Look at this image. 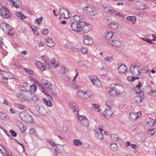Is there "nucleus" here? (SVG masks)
<instances>
[{"mask_svg": "<svg viewBox=\"0 0 156 156\" xmlns=\"http://www.w3.org/2000/svg\"><path fill=\"white\" fill-rule=\"evenodd\" d=\"M11 2L13 6H15V7L18 8H20L22 6V3L21 1L20 0H9Z\"/></svg>", "mask_w": 156, "mask_h": 156, "instance_id": "nucleus-16", "label": "nucleus"}, {"mask_svg": "<svg viewBox=\"0 0 156 156\" xmlns=\"http://www.w3.org/2000/svg\"><path fill=\"white\" fill-rule=\"evenodd\" d=\"M115 90L114 87H113L109 88L107 89V91L108 94L111 96H113L117 95Z\"/></svg>", "mask_w": 156, "mask_h": 156, "instance_id": "nucleus-21", "label": "nucleus"}, {"mask_svg": "<svg viewBox=\"0 0 156 156\" xmlns=\"http://www.w3.org/2000/svg\"><path fill=\"white\" fill-rule=\"evenodd\" d=\"M0 119L4 120H6L9 119L8 117L5 113L0 112Z\"/></svg>", "mask_w": 156, "mask_h": 156, "instance_id": "nucleus-35", "label": "nucleus"}, {"mask_svg": "<svg viewBox=\"0 0 156 156\" xmlns=\"http://www.w3.org/2000/svg\"><path fill=\"white\" fill-rule=\"evenodd\" d=\"M109 25L110 27L112 29L115 30L118 27L119 25L117 23L115 22H113L111 23Z\"/></svg>", "mask_w": 156, "mask_h": 156, "instance_id": "nucleus-29", "label": "nucleus"}, {"mask_svg": "<svg viewBox=\"0 0 156 156\" xmlns=\"http://www.w3.org/2000/svg\"><path fill=\"white\" fill-rule=\"evenodd\" d=\"M83 126L85 127H87L89 125V122L87 119H86L83 120L81 122Z\"/></svg>", "mask_w": 156, "mask_h": 156, "instance_id": "nucleus-46", "label": "nucleus"}, {"mask_svg": "<svg viewBox=\"0 0 156 156\" xmlns=\"http://www.w3.org/2000/svg\"><path fill=\"white\" fill-rule=\"evenodd\" d=\"M23 69L26 72L30 74H32L33 73V71L32 70L30 69L27 68H24Z\"/></svg>", "mask_w": 156, "mask_h": 156, "instance_id": "nucleus-54", "label": "nucleus"}, {"mask_svg": "<svg viewBox=\"0 0 156 156\" xmlns=\"http://www.w3.org/2000/svg\"><path fill=\"white\" fill-rule=\"evenodd\" d=\"M115 34L114 32L111 31L107 30L104 34L105 39L108 40L111 39Z\"/></svg>", "mask_w": 156, "mask_h": 156, "instance_id": "nucleus-18", "label": "nucleus"}, {"mask_svg": "<svg viewBox=\"0 0 156 156\" xmlns=\"http://www.w3.org/2000/svg\"><path fill=\"white\" fill-rule=\"evenodd\" d=\"M141 39L143 40L144 41H147V42L150 43H152V40L150 39H149L147 38L144 37V38H141Z\"/></svg>", "mask_w": 156, "mask_h": 156, "instance_id": "nucleus-56", "label": "nucleus"}, {"mask_svg": "<svg viewBox=\"0 0 156 156\" xmlns=\"http://www.w3.org/2000/svg\"><path fill=\"white\" fill-rule=\"evenodd\" d=\"M59 15L62 18L67 19L69 17V12L68 9L65 8H61L59 10Z\"/></svg>", "mask_w": 156, "mask_h": 156, "instance_id": "nucleus-6", "label": "nucleus"}, {"mask_svg": "<svg viewBox=\"0 0 156 156\" xmlns=\"http://www.w3.org/2000/svg\"><path fill=\"white\" fill-rule=\"evenodd\" d=\"M104 11L106 12H110V13H112L115 12L116 11L115 9H113L112 8L107 7L104 8Z\"/></svg>", "mask_w": 156, "mask_h": 156, "instance_id": "nucleus-32", "label": "nucleus"}, {"mask_svg": "<svg viewBox=\"0 0 156 156\" xmlns=\"http://www.w3.org/2000/svg\"><path fill=\"white\" fill-rule=\"evenodd\" d=\"M84 91L79 90L77 93V95L80 98L83 99Z\"/></svg>", "mask_w": 156, "mask_h": 156, "instance_id": "nucleus-39", "label": "nucleus"}, {"mask_svg": "<svg viewBox=\"0 0 156 156\" xmlns=\"http://www.w3.org/2000/svg\"><path fill=\"white\" fill-rule=\"evenodd\" d=\"M48 142L52 146H56V144L55 143L53 142L52 140L49 139L48 140Z\"/></svg>", "mask_w": 156, "mask_h": 156, "instance_id": "nucleus-59", "label": "nucleus"}, {"mask_svg": "<svg viewBox=\"0 0 156 156\" xmlns=\"http://www.w3.org/2000/svg\"><path fill=\"white\" fill-rule=\"evenodd\" d=\"M42 58H43L42 61L44 63H42L39 61H37L35 65L41 71H43L49 68L50 64L49 61L46 56H43Z\"/></svg>", "mask_w": 156, "mask_h": 156, "instance_id": "nucleus-1", "label": "nucleus"}, {"mask_svg": "<svg viewBox=\"0 0 156 156\" xmlns=\"http://www.w3.org/2000/svg\"><path fill=\"white\" fill-rule=\"evenodd\" d=\"M1 27L3 32L5 34H7L8 31L11 29V27L9 25L4 23H1Z\"/></svg>", "mask_w": 156, "mask_h": 156, "instance_id": "nucleus-14", "label": "nucleus"}, {"mask_svg": "<svg viewBox=\"0 0 156 156\" xmlns=\"http://www.w3.org/2000/svg\"><path fill=\"white\" fill-rule=\"evenodd\" d=\"M129 69L131 73L134 76L139 75L140 73V68L137 65H134L130 66Z\"/></svg>", "mask_w": 156, "mask_h": 156, "instance_id": "nucleus-4", "label": "nucleus"}, {"mask_svg": "<svg viewBox=\"0 0 156 156\" xmlns=\"http://www.w3.org/2000/svg\"><path fill=\"white\" fill-rule=\"evenodd\" d=\"M84 10L85 13L90 16H94L96 13L95 11L91 7H86L84 9Z\"/></svg>", "mask_w": 156, "mask_h": 156, "instance_id": "nucleus-11", "label": "nucleus"}, {"mask_svg": "<svg viewBox=\"0 0 156 156\" xmlns=\"http://www.w3.org/2000/svg\"><path fill=\"white\" fill-rule=\"evenodd\" d=\"M91 96V92L90 90H87L84 91L83 99L89 98Z\"/></svg>", "mask_w": 156, "mask_h": 156, "instance_id": "nucleus-30", "label": "nucleus"}, {"mask_svg": "<svg viewBox=\"0 0 156 156\" xmlns=\"http://www.w3.org/2000/svg\"><path fill=\"white\" fill-rule=\"evenodd\" d=\"M0 15L4 18H8L10 15L8 9L5 7L2 6L0 8Z\"/></svg>", "mask_w": 156, "mask_h": 156, "instance_id": "nucleus-3", "label": "nucleus"}, {"mask_svg": "<svg viewBox=\"0 0 156 156\" xmlns=\"http://www.w3.org/2000/svg\"><path fill=\"white\" fill-rule=\"evenodd\" d=\"M16 15L19 19H23L26 18V17L23 14L22 12H16Z\"/></svg>", "mask_w": 156, "mask_h": 156, "instance_id": "nucleus-38", "label": "nucleus"}, {"mask_svg": "<svg viewBox=\"0 0 156 156\" xmlns=\"http://www.w3.org/2000/svg\"><path fill=\"white\" fill-rule=\"evenodd\" d=\"M67 128L66 126H64L62 128V131L64 132H67Z\"/></svg>", "mask_w": 156, "mask_h": 156, "instance_id": "nucleus-64", "label": "nucleus"}, {"mask_svg": "<svg viewBox=\"0 0 156 156\" xmlns=\"http://www.w3.org/2000/svg\"><path fill=\"white\" fill-rule=\"evenodd\" d=\"M30 90L32 92H35L37 90L36 85L34 84L31 85L30 86Z\"/></svg>", "mask_w": 156, "mask_h": 156, "instance_id": "nucleus-47", "label": "nucleus"}, {"mask_svg": "<svg viewBox=\"0 0 156 156\" xmlns=\"http://www.w3.org/2000/svg\"><path fill=\"white\" fill-rule=\"evenodd\" d=\"M80 50L81 52L83 54L86 53L88 51L87 48L85 47H82Z\"/></svg>", "mask_w": 156, "mask_h": 156, "instance_id": "nucleus-53", "label": "nucleus"}, {"mask_svg": "<svg viewBox=\"0 0 156 156\" xmlns=\"http://www.w3.org/2000/svg\"><path fill=\"white\" fill-rule=\"evenodd\" d=\"M3 77L5 79H11L12 78V75L10 73L4 72L2 74Z\"/></svg>", "mask_w": 156, "mask_h": 156, "instance_id": "nucleus-25", "label": "nucleus"}, {"mask_svg": "<svg viewBox=\"0 0 156 156\" xmlns=\"http://www.w3.org/2000/svg\"><path fill=\"white\" fill-rule=\"evenodd\" d=\"M27 123H33V120L31 115L27 114L25 116V117L23 120Z\"/></svg>", "mask_w": 156, "mask_h": 156, "instance_id": "nucleus-22", "label": "nucleus"}, {"mask_svg": "<svg viewBox=\"0 0 156 156\" xmlns=\"http://www.w3.org/2000/svg\"><path fill=\"white\" fill-rule=\"evenodd\" d=\"M154 129H153L152 130H149L148 131V133H149V134H150L151 136H152L153 135V134L154 133Z\"/></svg>", "mask_w": 156, "mask_h": 156, "instance_id": "nucleus-62", "label": "nucleus"}, {"mask_svg": "<svg viewBox=\"0 0 156 156\" xmlns=\"http://www.w3.org/2000/svg\"><path fill=\"white\" fill-rule=\"evenodd\" d=\"M38 111L40 114L42 115H44L46 113L45 109L42 107L39 108Z\"/></svg>", "mask_w": 156, "mask_h": 156, "instance_id": "nucleus-41", "label": "nucleus"}, {"mask_svg": "<svg viewBox=\"0 0 156 156\" xmlns=\"http://www.w3.org/2000/svg\"><path fill=\"white\" fill-rule=\"evenodd\" d=\"M9 132L13 136L15 137L16 136V133L12 129H10Z\"/></svg>", "mask_w": 156, "mask_h": 156, "instance_id": "nucleus-58", "label": "nucleus"}, {"mask_svg": "<svg viewBox=\"0 0 156 156\" xmlns=\"http://www.w3.org/2000/svg\"><path fill=\"white\" fill-rule=\"evenodd\" d=\"M72 30L75 32H81L82 24L81 23L73 22L70 24Z\"/></svg>", "mask_w": 156, "mask_h": 156, "instance_id": "nucleus-5", "label": "nucleus"}, {"mask_svg": "<svg viewBox=\"0 0 156 156\" xmlns=\"http://www.w3.org/2000/svg\"><path fill=\"white\" fill-rule=\"evenodd\" d=\"M56 148L55 149V155L58 156V154L61 153L63 151L64 149V146L63 145L58 144L56 145Z\"/></svg>", "mask_w": 156, "mask_h": 156, "instance_id": "nucleus-12", "label": "nucleus"}, {"mask_svg": "<svg viewBox=\"0 0 156 156\" xmlns=\"http://www.w3.org/2000/svg\"><path fill=\"white\" fill-rule=\"evenodd\" d=\"M43 20V18L42 17H40L38 19H37L36 20H35V22L39 24H41V21H42Z\"/></svg>", "mask_w": 156, "mask_h": 156, "instance_id": "nucleus-57", "label": "nucleus"}, {"mask_svg": "<svg viewBox=\"0 0 156 156\" xmlns=\"http://www.w3.org/2000/svg\"><path fill=\"white\" fill-rule=\"evenodd\" d=\"M45 43L48 46L51 47L55 45V42L51 38H47L45 40Z\"/></svg>", "mask_w": 156, "mask_h": 156, "instance_id": "nucleus-20", "label": "nucleus"}, {"mask_svg": "<svg viewBox=\"0 0 156 156\" xmlns=\"http://www.w3.org/2000/svg\"><path fill=\"white\" fill-rule=\"evenodd\" d=\"M110 148L113 151H116L117 148V146L116 143H113L110 145Z\"/></svg>", "mask_w": 156, "mask_h": 156, "instance_id": "nucleus-44", "label": "nucleus"}, {"mask_svg": "<svg viewBox=\"0 0 156 156\" xmlns=\"http://www.w3.org/2000/svg\"><path fill=\"white\" fill-rule=\"evenodd\" d=\"M104 19L105 20L110 21L112 20V18L110 16H106L104 17Z\"/></svg>", "mask_w": 156, "mask_h": 156, "instance_id": "nucleus-63", "label": "nucleus"}, {"mask_svg": "<svg viewBox=\"0 0 156 156\" xmlns=\"http://www.w3.org/2000/svg\"><path fill=\"white\" fill-rule=\"evenodd\" d=\"M105 60L108 61L109 62H112L113 60V57L112 56L107 57L105 58Z\"/></svg>", "mask_w": 156, "mask_h": 156, "instance_id": "nucleus-52", "label": "nucleus"}, {"mask_svg": "<svg viewBox=\"0 0 156 156\" xmlns=\"http://www.w3.org/2000/svg\"><path fill=\"white\" fill-rule=\"evenodd\" d=\"M116 16H119L120 17H122L123 19L125 18V15L124 14H122L121 13H118L115 14Z\"/></svg>", "mask_w": 156, "mask_h": 156, "instance_id": "nucleus-60", "label": "nucleus"}, {"mask_svg": "<svg viewBox=\"0 0 156 156\" xmlns=\"http://www.w3.org/2000/svg\"><path fill=\"white\" fill-rule=\"evenodd\" d=\"M42 34L44 35H47L48 33V30L45 28L42 31Z\"/></svg>", "mask_w": 156, "mask_h": 156, "instance_id": "nucleus-61", "label": "nucleus"}, {"mask_svg": "<svg viewBox=\"0 0 156 156\" xmlns=\"http://www.w3.org/2000/svg\"><path fill=\"white\" fill-rule=\"evenodd\" d=\"M90 80L93 85L99 88L101 87V84L99 80L97 77H92L90 78Z\"/></svg>", "mask_w": 156, "mask_h": 156, "instance_id": "nucleus-8", "label": "nucleus"}, {"mask_svg": "<svg viewBox=\"0 0 156 156\" xmlns=\"http://www.w3.org/2000/svg\"><path fill=\"white\" fill-rule=\"evenodd\" d=\"M114 88L117 95H119L124 91V88L121 85L116 84Z\"/></svg>", "mask_w": 156, "mask_h": 156, "instance_id": "nucleus-10", "label": "nucleus"}, {"mask_svg": "<svg viewBox=\"0 0 156 156\" xmlns=\"http://www.w3.org/2000/svg\"><path fill=\"white\" fill-rule=\"evenodd\" d=\"M41 83L44 85L46 88L50 89V86H51V84L48 81L43 79L41 81Z\"/></svg>", "mask_w": 156, "mask_h": 156, "instance_id": "nucleus-28", "label": "nucleus"}, {"mask_svg": "<svg viewBox=\"0 0 156 156\" xmlns=\"http://www.w3.org/2000/svg\"><path fill=\"white\" fill-rule=\"evenodd\" d=\"M73 141V145L76 146H80L82 144V142L79 139L74 140Z\"/></svg>", "mask_w": 156, "mask_h": 156, "instance_id": "nucleus-36", "label": "nucleus"}, {"mask_svg": "<svg viewBox=\"0 0 156 156\" xmlns=\"http://www.w3.org/2000/svg\"><path fill=\"white\" fill-rule=\"evenodd\" d=\"M83 24L82 25V31H83L85 33H87L90 30L88 27L86 25V23L83 22Z\"/></svg>", "mask_w": 156, "mask_h": 156, "instance_id": "nucleus-26", "label": "nucleus"}, {"mask_svg": "<svg viewBox=\"0 0 156 156\" xmlns=\"http://www.w3.org/2000/svg\"><path fill=\"white\" fill-rule=\"evenodd\" d=\"M112 114V110L110 108H106L103 112L104 116L107 119H109L110 118Z\"/></svg>", "mask_w": 156, "mask_h": 156, "instance_id": "nucleus-9", "label": "nucleus"}, {"mask_svg": "<svg viewBox=\"0 0 156 156\" xmlns=\"http://www.w3.org/2000/svg\"><path fill=\"white\" fill-rule=\"evenodd\" d=\"M113 102L110 100L106 102V105L108 107L107 108H111L113 106Z\"/></svg>", "mask_w": 156, "mask_h": 156, "instance_id": "nucleus-48", "label": "nucleus"}, {"mask_svg": "<svg viewBox=\"0 0 156 156\" xmlns=\"http://www.w3.org/2000/svg\"><path fill=\"white\" fill-rule=\"evenodd\" d=\"M100 72L101 75L103 76H105L108 73V71L105 67H102L101 69Z\"/></svg>", "mask_w": 156, "mask_h": 156, "instance_id": "nucleus-40", "label": "nucleus"}, {"mask_svg": "<svg viewBox=\"0 0 156 156\" xmlns=\"http://www.w3.org/2000/svg\"><path fill=\"white\" fill-rule=\"evenodd\" d=\"M74 21L76 22H79L80 23H82L84 20V18L83 16L80 15H75L73 16Z\"/></svg>", "mask_w": 156, "mask_h": 156, "instance_id": "nucleus-19", "label": "nucleus"}, {"mask_svg": "<svg viewBox=\"0 0 156 156\" xmlns=\"http://www.w3.org/2000/svg\"><path fill=\"white\" fill-rule=\"evenodd\" d=\"M83 42L84 43L87 45H91L93 43V40L91 37L88 36L83 37Z\"/></svg>", "mask_w": 156, "mask_h": 156, "instance_id": "nucleus-15", "label": "nucleus"}, {"mask_svg": "<svg viewBox=\"0 0 156 156\" xmlns=\"http://www.w3.org/2000/svg\"><path fill=\"white\" fill-rule=\"evenodd\" d=\"M31 94L29 92L22 91L17 94V97L23 101L29 103L31 100Z\"/></svg>", "mask_w": 156, "mask_h": 156, "instance_id": "nucleus-2", "label": "nucleus"}, {"mask_svg": "<svg viewBox=\"0 0 156 156\" xmlns=\"http://www.w3.org/2000/svg\"><path fill=\"white\" fill-rule=\"evenodd\" d=\"M143 99V97L140 95L136 96L134 98L135 101L137 103H140Z\"/></svg>", "mask_w": 156, "mask_h": 156, "instance_id": "nucleus-33", "label": "nucleus"}, {"mask_svg": "<svg viewBox=\"0 0 156 156\" xmlns=\"http://www.w3.org/2000/svg\"><path fill=\"white\" fill-rule=\"evenodd\" d=\"M49 100L50 101H48L46 98H44L43 99L44 103L47 106L51 107L52 106V105L50 101L51 100L50 99Z\"/></svg>", "mask_w": 156, "mask_h": 156, "instance_id": "nucleus-37", "label": "nucleus"}, {"mask_svg": "<svg viewBox=\"0 0 156 156\" xmlns=\"http://www.w3.org/2000/svg\"><path fill=\"white\" fill-rule=\"evenodd\" d=\"M154 120L151 118H149L146 121L147 126L149 127L153 126L154 124Z\"/></svg>", "mask_w": 156, "mask_h": 156, "instance_id": "nucleus-31", "label": "nucleus"}, {"mask_svg": "<svg viewBox=\"0 0 156 156\" xmlns=\"http://www.w3.org/2000/svg\"><path fill=\"white\" fill-rule=\"evenodd\" d=\"M69 105L75 114L78 115L79 110L75 102L71 101L69 104Z\"/></svg>", "mask_w": 156, "mask_h": 156, "instance_id": "nucleus-7", "label": "nucleus"}, {"mask_svg": "<svg viewBox=\"0 0 156 156\" xmlns=\"http://www.w3.org/2000/svg\"><path fill=\"white\" fill-rule=\"evenodd\" d=\"M15 106L18 108L20 109H24L25 106L23 105L20 104H19L16 103L15 104Z\"/></svg>", "mask_w": 156, "mask_h": 156, "instance_id": "nucleus-49", "label": "nucleus"}, {"mask_svg": "<svg viewBox=\"0 0 156 156\" xmlns=\"http://www.w3.org/2000/svg\"><path fill=\"white\" fill-rule=\"evenodd\" d=\"M112 139L114 141H116L118 140L117 136L115 134H113L111 136Z\"/></svg>", "mask_w": 156, "mask_h": 156, "instance_id": "nucleus-55", "label": "nucleus"}, {"mask_svg": "<svg viewBox=\"0 0 156 156\" xmlns=\"http://www.w3.org/2000/svg\"><path fill=\"white\" fill-rule=\"evenodd\" d=\"M118 69L119 73L122 74L125 73L127 70V68L125 65L123 64L120 65L118 67Z\"/></svg>", "mask_w": 156, "mask_h": 156, "instance_id": "nucleus-17", "label": "nucleus"}, {"mask_svg": "<svg viewBox=\"0 0 156 156\" xmlns=\"http://www.w3.org/2000/svg\"><path fill=\"white\" fill-rule=\"evenodd\" d=\"M27 114L26 113V111L25 110H24L20 112L19 116L21 117V119L23 120Z\"/></svg>", "mask_w": 156, "mask_h": 156, "instance_id": "nucleus-42", "label": "nucleus"}, {"mask_svg": "<svg viewBox=\"0 0 156 156\" xmlns=\"http://www.w3.org/2000/svg\"><path fill=\"white\" fill-rule=\"evenodd\" d=\"M149 94L152 96H156V90H151V91L149 92Z\"/></svg>", "mask_w": 156, "mask_h": 156, "instance_id": "nucleus-50", "label": "nucleus"}, {"mask_svg": "<svg viewBox=\"0 0 156 156\" xmlns=\"http://www.w3.org/2000/svg\"><path fill=\"white\" fill-rule=\"evenodd\" d=\"M135 5L139 9L144 10L148 8V5L144 4L141 2L138 1L136 2Z\"/></svg>", "mask_w": 156, "mask_h": 156, "instance_id": "nucleus-13", "label": "nucleus"}, {"mask_svg": "<svg viewBox=\"0 0 156 156\" xmlns=\"http://www.w3.org/2000/svg\"><path fill=\"white\" fill-rule=\"evenodd\" d=\"M139 116L138 112L136 113L131 112L130 113V117L133 121L135 120Z\"/></svg>", "mask_w": 156, "mask_h": 156, "instance_id": "nucleus-23", "label": "nucleus"}, {"mask_svg": "<svg viewBox=\"0 0 156 156\" xmlns=\"http://www.w3.org/2000/svg\"><path fill=\"white\" fill-rule=\"evenodd\" d=\"M95 136L96 138L98 140H102L103 139V134L102 133L97 132L95 134Z\"/></svg>", "mask_w": 156, "mask_h": 156, "instance_id": "nucleus-34", "label": "nucleus"}, {"mask_svg": "<svg viewBox=\"0 0 156 156\" xmlns=\"http://www.w3.org/2000/svg\"><path fill=\"white\" fill-rule=\"evenodd\" d=\"M78 119L81 122L83 120L86 119V117L84 115H79L77 117Z\"/></svg>", "mask_w": 156, "mask_h": 156, "instance_id": "nucleus-51", "label": "nucleus"}, {"mask_svg": "<svg viewBox=\"0 0 156 156\" xmlns=\"http://www.w3.org/2000/svg\"><path fill=\"white\" fill-rule=\"evenodd\" d=\"M127 80L129 81H133L136 79H138L139 78L138 77H134L133 76H129L127 77Z\"/></svg>", "mask_w": 156, "mask_h": 156, "instance_id": "nucleus-45", "label": "nucleus"}, {"mask_svg": "<svg viewBox=\"0 0 156 156\" xmlns=\"http://www.w3.org/2000/svg\"><path fill=\"white\" fill-rule=\"evenodd\" d=\"M126 19L127 21H130L133 24H135L136 22V18L135 16H128Z\"/></svg>", "mask_w": 156, "mask_h": 156, "instance_id": "nucleus-27", "label": "nucleus"}, {"mask_svg": "<svg viewBox=\"0 0 156 156\" xmlns=\"http://www.w3.org/2000/svg\"><path fill=\"white\" fill-rule=\"evenodd\" d=\"M110 43H111L112 45L118 47H120L122 45L121 42L117 40H111V41H110Z\"/></svg>", "mask_w": 156, "mask_h": 156, "instance_id": "nucleus-24", "label": "nucleus"}, {"mask_svg": "<svg viewBox=\"0 0 156 156\" xmlns=\"http://www.w3.org/2000/svg\"><path fill=\"white\" fill-rule=\"evenodd\" d=\"M51 65L55 67H56L58 66V62L54 58H53L51 60Z\"/></svg>", "mask_w": 156, "mask_h": 156, "instance_id": "nucleus-43", "label": "nucleus"}]
</instances>
